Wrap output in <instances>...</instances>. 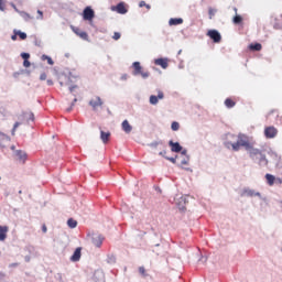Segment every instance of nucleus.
Here are the masks:
<instances>
[{
  "instance_id": "obj_1",
  "label": "nucleus",
  "mask_w": 282,
  "mask_h": 282,
  "mask_svg": "<svg viewBox=\"0 0 282 282\" xmlns=\"http://www.w3.org/2000/svg\"><path fill=\"white\" fill-rule=\"evenodd\" d=\"M225 147L227 149H232V151H239V149H241V147H245V149H252V144H250V140L248 139V135L243 134V133H239L238 134V140L236 143L232 142H226Z\"/></svg>"
},
{
  "instance_id": "obj_2",
  "label": "nucleus",
  "mask_w": 282,
  "mask_h": 282,
  "mask_svg": "<svg viewBox=\"0 0 282 282\" xmlns=\"http://www.w3.org/2000/svg\"><path fill=\"white\" fill-rule=\"evenodd\" d=\"M88 105L91 107L93 111H99V109H102L105 107V100L100 98V96H94Z\"/></svg>"
},
{
  "instance_id": "obj_3",
  "label": "nucleus",
  "mask_w": 282,
  "mask_h": 282,
  "mask_svg": "<svg viewBox=\"0 0 282 282\" xmlns=\"http://www.w3.org/2000/svg\"><path fill=\"white\" fill-rule=\"evenodd\" d=\"M133 67V76H142V78H149L151 74L149 72H143L142 66L140 65V62H134L132 64Z\"/></svg>"
},
{
  "instance_id": "obj_4",
  "label": "nucleus",
  "mask_w": 282,
  "mask_h": 282,
  "mask_svg": "<svg viewBox=\"0 0 282 282\" xmlns=\"http://www.w3.org/2000/svg\"><path fill=\"white\" fill-rule=\"evenodd\" d=\"M279 135V129H276L274 126H269L264 128V138L267 140H272Z\"/></svg>"
},
{
  "instance_id": "obj_5",
  "label": "nucleus",
  "mask_w": 282,
  "mask_h": 282,
  "mask_svg": "<svg viewBox=\"0 0 282 282\" xmlns=\"http://www.w3.org/2000/svg\"><path fill=\"white\" fill-rule=\"evenodd\" d=\"M94 17H96L94 9H91V7H86L83 12L84 21H94Z\"/></svg>"
},
{
  "instance_id": "obj_6",
  "label": "nucleus",
  "mask_w": 282,
  "mask_h": 282,
  "mask_svg": "<svg viewBox=\"0 0 282 282\" xmlns=\"http://www.w3.org/2000/svg\"><path fill=\"white\" fill-rule=\"evenodd\" d=\"M102 241H105V237H102V235L94 234L91 236V243L95 248H100L102 246Z\"/></svg>"
},
{
  "instance_id": "obj_7",
  "label": "nucleus",
  "mask_w": 282,
  "mask_h": 282,
  "mask_svg": "<svg viewBox=\"0 0 282 282\" xmlns=\"http://www.w3.org/2000/svg\"><path fill=\"white\" fill-rule=\"evenodd\" d=\"M112 12H118V14H127L129 10L124 2H119L116 7H111Z\"/></svg>"
},
{
  "instance_id": "obj_8",
  "label": "nucleus",
  "mask_w": 282,
  "mask_h": 282,
  "mask_svg": "<svg viewBox=\"0 0 282 282\" xmlns=\"http://www.w3.org/2000/svg\"><path fill=\"white\" fill-rule=\"evenodd\" d=\"M70 30L74 32V34L79 36V39H83V41H89V34H87V32L82 31L77 26H70Z\"/></svg>"
},
{
  "instance_id": "obj_9",
  "label": "nucleus",
  "mask_w": 282,
  "mask_h": 282,
  "mask_svg": "<svg viewBox=\"0 0 282 282\" xmlns=\"http://www.w3.org/2000/svg\"><path fill=\"white\" fill-rule=\"evenodd\" d=\"M207 35L209 39H213L214 43H220L221 42V34L217 32V30H210L208 31Z\"/></svg>"
},
{
  "instance_id": "obj_10",
  "label": "nucleus",
  "mask_w": 282,
  "mask_h": 282,
  "mask_svg": "<svg viewBox=\"0 0 282 282\" xmlns=\"http://www.w3.org/2000/svg\"><path fill=\"white\" fill-rule=\"evenodd\" d=\"M164 98V93L162 90H159L158 96L151 95L150 96V105H158L159 100H162Z\"/></svg>"
},
{
  "instance_id": "obj_11",
  "label": "nucleus",
  "mask_w": 282,
  "mask_h": 282,
  "mask_svg": "<svg viewBox=\"0 0 282 282\" xmlns=\"http://www.w3.org/2000/svg\"><path fill=\"white\" fill-rule=\"evenodd\" d=\"M10 147V138L6 134H0V149H6Z\"/></svg>"
},
{
  "instance_id": "obj_12",
  "label": "nucleus",
  "mask_w": 282,
  "mask_h": 282,
  "mask_svg": "<svg viewBox=\"0 0 282 282\" xmlns=\"http://www.w3.org/2000/svg\"><path fill=\"white\" fill-rule=\"evenodd\" d=\"M121 129L124 133H131L133 131V127L129 123V120H123L121 123Z\"/></svg>"
},
{
  "instance_id": "obj_13",
  "label": "nucleus",
  "mask_w": 282,
  "mask_h": 282,
  "mask_svg": "<svg viewBox=\"0 0 282 282\" xmlns=\"http://www.w3.org/2000/svg\"><path fill=\"white\" fill-rule=\"evenodd\" d=\"M169 145L171 147V151L173 153H180L182 151V145H180V142L170 141Z\"/></svg>"
},
{
  "instance_id": "obj_14",
  "label": "nucleus",
  "mask_w": 282,
  "mask_h": 282,
  "mask_svg": "<svg viewBox=\"0 0 282 282\" xmlns=\"http://www.w3.org/2000/svg\"><path fill=\"white\" fill-rule=\"evenodd\" d=\"M82 250H83V248H80V247L76 248L73 256L70 257V261H74V262L80 261Z\"/></svg>"
},
{
  "instance_id": "obj_15",
  "label": "nucleus",
  "mask_w": 282,
  "mask_h": 282,
  "mask_svg": "<svg viewBox=\"0 0 282 282\" xmlns=\"http://www.w3.org/2000/svg\"><path fill=\"white\" fill-rule=\"evenodd\" d=\"M247 151H249V155L252 160H254V158H259L261 155V150L254 149V148H252V145L250 149H247Z\"/></svg>"
},
{
  "instance_id": "obj_16",
  "label": "nucleus",
  "mask_w": 282,
  "mask_h": 282,
  "mask_svg": "<svg viewBox=\"0 0 282 282\" xmlns=\"http://www.w3.org/2000/svg\"><path fill=\"white\" fill-rule=\"evenodd\" d=\"M8 226H0V241L8 239Z\"/></svg>"
},
{
  "instance_id": "obj_17",
  "label": "nucleus",
  "mask_w": 282,
  "mask_h": 282,
  "mask_svg": "<svg viewBox=\"0 0 282 282\" xmlns=\"http://www.w3.org/2000/svg\"><path fill=\"white\" fill-rule=\"evenodd\" d=\"M154 63H155V65H159L163 69H166V67H169V61L165 58H158L154 61Z\"/></svg>"
},
{
  "instance_id": "obj_18",
  "label": "nucleus",
  "mask_w": 282,
  "mask_h": 282,
  "mask_svg": "<svg viewBox=\"0 0 282 282\" xmlns=\"http://www.w3.org/2000/svg\"><path fill=\"white\" fill-rule=\"evenodd\" d=\"M100 138L104 144H107V142H109V138H111V132H105L101 130Z\"/></svg>"
},
{
  "instance_id": "obj_19",
  "label": "nucleus",
  "mask_w": 282,
  "mask_h": 282,
  "mask_svg": "<svg viewBox=\"0 0 282 282\" xmlns=\"http://www.w3.org/2000/svg\"><path fill=\"white\" fill-rule=\"evenodd\" d=\"M182 23H184L182 18H172L169 21V25H182Z\"/></svg>"
},
{
  "instance_id": "obj_20",
  "label": "nucleus",
  "mask_w": 282,
  "mask_h": 282,
  "mask_svg": "<svg viewBox=\"0 0 282 282\" xmlns=\"http://www.w3.org/2000/svg\"><path fill=\"white\" fill-rule=\"evenodd\" d=\"M254 195L260 196L261 194L260 193H254V191H252V189H245L242 192V196H245V197H254Z\"/></svg>"
},
{
  "instance_id": "obj_21",
  "label": "nucleus",
  "mask_w": 282,
  "mask_h": 282,
  "mask_svg": "<svg viewBox=\"0 0 282 282\" xmlns=\"http://www.w3.org/2000/svg\"><path fill=\"white\" fill-rule=\"evenodd\" d=\"M22 118L24 120H26V122H30V120H31V122H34V113L33 112H24L22 115Z\"/></svg>"
},
{
  "instance_id": "obj_22",
  "label": "nucleus",
  "mask_w": 282,
  "mask_h": 282,
  "mask_svg": "<svg viewBox=\"0 0 282 282\" xmlns=\"http://www.w3.org/2000/svg\"><path fill=\"white\" fill-rule=\"evenodd\" d=\"M235 105H237V101H235L232 98H227L225 100V106L227 107V109H232Z\"/></svg>"
},
{
  "instance_id": "obj_23",
  "label": "nucleus",
  "mask_w": 282,
  "mask_h": 282,
  "mask_svg": "<svg viewBox=\"0 0 282 282\" xmlns=\"http://www.w3.org/2000/svg\"><path fill=\"white\" fill-rule=\"evenodd\" d=\"M265 180H267V184H269L270 186H274V182L276 177H274V175L272 174H265Z\"/></svg>"
},
{
  "instance_id": "obj_24",
  "label": "nucleus",
  "mask_w": 282,
  "mask_h": 282,
  "mask_svg": "<svg viewBox=\"0 0 282 282\" xmlns=\"http://www.w3.org/2000/svg\"><path fill=\"white\" fill-rule=\"evenodd\" d=\"M249 48L252 50L253 52H261L262 46L260 43H256V44H250Z\"/></svg>"
},
{
  "instance_id": "obj_25",
  "label": "nucleus",
  "mask_w": 282,
  "mask_h": 282,
  "mask_svg": "<svg viewBox=\"0 0 282 282\" xmlns=\"http://www.w3.org/2000/svg\"><path fill=\"white\" fill-rule=\"evenodd\" d=\"M243 18H241V15L236 14L232 19V23H235V25H239L240 23H242Z\"/></svg>"
},
{
  "instance_id": "obj_26",
  "label": "nucleus",
  "mask_w": 282,
  "mask_h": 282,
  "mask_svg": "<svg viewBox=\"0 0 282 282\" xmlns=\"http://www.w3.org/2000/svg\"><path fill=\"white\" fill-rule=\"evenodd\" d=\"M15 155H17L18 160H22V161H25V158H28V154H25V152H23V151H17Z\"/></svg>"
},
{
  "instance_id": "obj_27",
  "label": "nucleus",
  "mask_w": 282,
  "mask_h": 282,
  "mask_svg": "<svg viewBox=\"0 0 282 282\" xmlns=\"http://www.w3.org/2000/svg\"><path fill=\"white\" fill-rule=\"evenodd\" d=\"M67 226L68 228H76V226H78V221H76L74 218H69L67 220Z\"/></svg>"
},
{
  "instance_id": "obj_28",
  "label": "nucleus",
  "mask_w": 282,
  "mask_h": 282,
  "mask_svg": "<svg viewBox=\"0 0 282 282\" xmlns=\"http://www.w3.org/2000/svg\"><path fill=\"white\" fill-rule=\"evenodd\" d=\"M259 160L260 164H264V166H268V159H265V154L261 153Z\"/></svg>"
},
{
  "instance_id": "obj_29",
  "label": "nucleus",
  "mask_w": 282,
  "mask_h": 282,
  "mask_svg": "<svg viewBox=\"0 0 282 282\" xmlns=\"http://www.w3.org/2000/svg\"><path fill=\"white\" fill-rule=\"evenodd\" d=\"M14 34H18V36L21 39V41H25V39H28V34H25L21 31H14Z\"/></svg>"
},
{
  "instance_id": "obj_30",
  "label": "nucleus",
  "mask_w": 282,
  "mask_h": 282,
  "mask_svg": "<svg viewBox=\"0 0 282 282\" xmlns=\"http://www.w3.org/2000/svg\"><path fill=\"white\" fill-rule=\"evenodd\" d=\"M172 131H180V122L173 121L171 124Z\"/></svg>"
},
{
  "instance_id": "obj_31",
  "label": "nucleus",
  "mask_w": 282,
  "mask_h": 282,
  "mask_svg": "<svg viewBox=\"0 0 282 282\" xmlns=\"http://www.w3.org/2000/svg\"><path fill=\"white\" fill-rule=\"evenodd\" d=\"M139 8H147V10H151V4H147L145 1H141L139 3Z\"/></svg>"
},
{
  "instance_id": "obj_32",
  "label": "nucleus",
  "mask_w": 282,
  "mask_h": 282,
  "mask_svg": "<svg viewBox=\"0 0 282 282\" xmlns=\"http://www.w3.org/2000/svg\"><path fill=\"white\" fill-rule=\"evenodd\" d=\"M19 127H21V122H15L12 129V135H14V133H17V129H19Z\"/></svg>"
},
{
  "instance_id": "obj_33",
  "label": "nucleus",
  "mask_w": 282,
  "mask_h": 282,
  "mask_svg": "<svg viewBox=\"0 0 282 282\" xmlns=\"http://www.w3.org/2000/svg\"><path fill=\"white\" fill-rule=\"evenodd\" d=\"M120 36H121V34L119 32H115L112 39L115 41H120Z\"/></svg>"
},
{
  "instance_id": "obj_34",
  "label": "nucleus",
  "mask_w": 282,
  "mask_h": 282,
  "mask_svg": "<svg viewBox=\"0 0 282 282\" xmlns=\"http://www.w3.org/2000/svg\"><path fill=\"white\" fill-rule=\"evenodd\" d=\"M0 10L1 12L6 11V2H3V0H0Z\"/></svg>"
},
{
  "instance_id": "obj_35",
  "label": "nucleus",
  "mask_w": 282,
  "mask_h": 282,
  "mask_svg": "<svg viewBox=\"0 0 282 282\" xmlns=\"http://www.w3.org/2000/svg\"><path fill=\"white\" fill-rule=\"evenodd\" d=\"M43 58L47 59L48 65H54V61H52V57H48L47 55H43Z\"/></svg>"
},
{
  "instance_id": "obj_36",
  "label": "nucleus",
  "mask_w": 282,
  "mask_h": 282,
  "mask_svg": "<svg viewBox=\"0 0 282 282\" xmlns=\"http://www.w3.org/2000/svg\"><path fill=\"white\" fill-rule=\"evenodd\" d=\"M21 57L24 59V61H28L30 58V53H22L21 54Z\"/></svg>"
},
{
  "instance_id": "obj_37",
  "label": "nucleus",
  "mask_w": 282,
  "mask_h": 282,
  "mask_svg": "<svg viewBox=\"0 0 282 282\" xmlns=\"http://www.w3.org/2000/svg\"><path fill=\"white\" fill-rule=\"evenodd\" d=\"M139 272H140V274H142L143 276L147 274V270L144 269V267H140V268H139Z\"/></svg>"
},
{
  "instance_id": "obj_38",
  "label": "nucleus",
  "mask_w": 282,
  "mask_h": 282,
  "mask_svg": "<svg viewBox=\"0 0 282 282\" xmlns=\"http://www.w3.org/2000/svg\"><path fill=\"white\" fill-rule=\"evenodd\" d=\"M77 89H78V87H77L76 85L69 87L70 94H75V91H76Z\"/></svg>"
},
{
  "instance_id": "obj_39",
  "label": "nucleus",
  "mask_w": 282,
  "mask_h": 282,
  "mask_svg": "<svg viewBox=\"0 0 282 282\" xmlns=\"http://www.w3.org/2000/svg\"><path fill=\"white\" fill-rule=\"evenodd\" d=\"M40 80H47V74L42 73L40 76Z\"/></svg>"
},
{
  "instance_id": "obj_40",
  "label": "nucleus",
  "mask_w": 282,
  "mask_h": 282,
  "mask_svg": "<svg viewBox=\"0 0 282 282\" xmlns=\"http://www.w3.org/2000/svg\"><path fill=\"white\" fill-rule=\"evenodd\" d=\"M30 65H31L30 61L24 59V62H23V66H24V67H30Z\"/></svg>"
},
{
  "instance_id": "obj_41",
  "label": "nucleus",
  "mask_w": 282,
  "mask_h": 282,
  "mask_svg": "<svg viewBox=\"0 0 282 282\" xmlns=\"http://www.w3.org/2000/svg\"><path fill=\"white\" fill-rule=\"evenodd\" d=\"M42 232L45 235L47 232V226L45 224L42 225Z\"/></svg>"
},
{
  "instance_id": "obj_42",
  "label": "nucleus",
  "mask_w": 282,
  "mask_h": 282,
  "mask_svg": "<svg viewBox=\"0 0 282 282\" xmlns=\"http://www.w3.org/2000/svg\"><path fill=\"white\" fill-rule=\"evenodd\" d=\"M37 14H39L37 19H43V11L37 10Z\"/></svg>"
},
{
  "instance_id": "obj_43",
  "label": "nucleus",
  "mask_w": 282,
  "mask_h": 282,
  "mask_svg": "<svg viewBox=\"0 0 282 282\" xmlns=\"http://www.w3.org/2000/svg\"><path fill=\"white\" fill-rule=\"evenodd\" d=\"M166 160H169V162H172V164H175L176 162L175 158H166Z\"/></svg>"
},
{
  "instance_id": "obj_44",
  "label": "nucleus",
  "mask_w": 282,
  "mask_h": 282,
  "mask_svg": "<svg viewBox=\"0 0 282 282\" xmlns=\"http://www.w3.org/2000/svg\"><path fill=\"white\" fill-rule=\"evenodd\" d=\"M275 184H282V178L280 177L275 178Z\"/></svg>"
},
{
  "instance_id": "obj_45",
  "label": "nucleus",
  "mask_w": 282,
  "mask_h": 282,
  "mask_svg": "<svg viewBox=\"0 0 282 282\" xmlns=\"http://www.w3.org/2000/svg\"><path fill=\"white\" fill-rule=\"evenodd\" d=\"M47 85H50V86H52V85H54V82L52 80V79H47Z\"/></svg>"
},
{
  "instance_id": "obj_46",
  "label": "nucleus",
  "mask_w": 282,
  "mask_h": 282,
  "mask_svg": "<svg viewBox=\"0 0 282 282\" xmlns=\"http://www.w3.org/2000/svg\"><path fill=\"white\" fill-rule=\"evenodd\" d=\"M17 36H18V34L14 33V35L11 36L12 41H17Z\"/></svg>"
},
{
  "instance_id": "obj_47",
  "label": "nucleus",
  "mask_w": 282,
  "mask_h": 282,
  "mask_svg": "<svg viewBox=\"0 0 282 282\" xmlns=\"http://www.w3.org/2000/svg\"><path fill=\"white\" fill-rule=\"evenodd\" d=\"M166 151L160 152L159 155H164Z\"/></svg>"
},
{
  "instance_id": "obj_48",
  "label": "nucleus",
  "mask_w": 282,
  "mask_h": 282,
  "mask_svg": "<svg viewBox=\"0 0 282 282\" xmlns=\"http://www.w3.org/2000/svg\"><path fill=\"white\" fill-rule=\"evenodd\" d=\"M182 164H188V161L184 160L182 161Z\"/></svg>"
},
{
  "instance_id": "obj_49",
  "label": "nucleus",
  "mask_w": 282,
  "mask_h": 282,
  "mask_svg": "<svg viewBox=\"0 0 282 282\" xmlns=\"http://www.w3.org/2000/svg\"><path fill=\"white\" fill-rule=\"evenodd\" d=\"M14 149H15V147H14V145H12V147H11V150H12V151H14Z\"/></svg>"
},
{
  "instance_id": "obj_50",
  "label": "nucleus",
  "mask_w": 282,
  "mask_h": 282,
  "mask_svg": "<svg viewBox=\"0 0 282 282\" xmlns=\"http://www.w3.org/2000/svg\"><path fill=\"white\" fill-rule=\"evenodd\" d=\"M235 13L237 14V8H234Z\"/></svg>"
},
{
  "instance_id": "obj_51",
  "label": "nucleus",
  "mask_w": 282,
  "mask_h": 282,
  "mask_svg": "<svg viewBox=\"0 0 282 282\" xmlns=\"http://www.w3.org/2000/svg\"><path fill=\"white\" fill-rule=\"evenodd\" d=\"M67 111H72V108H68Z\"/></svg>"
},
{
  "instance_id": "obj_52",
  "label": "nucleus",
  "mask_w": 282,
  "mask_h": 282,
  "mask_svg": "<svg viewBox=\"0 0 282 282\" xmlns=\"http://www.w3.org/2000/svg\"><path fill=\"white\" fill-rule=\"evenodd\" d=\"M76 100H77V99L75 98V99H74V102H76Z\"/></svg>"
}]
</instances>
